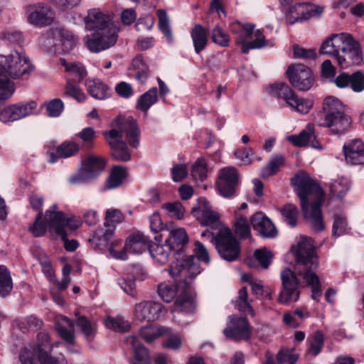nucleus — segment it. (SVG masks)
I'll list each match as a JSON object with an SVG mask.
<instances>
[{
    "instance_id": "obj_1",
    "label": "nucleus",
    "mask_w": 364,
    "mask_h": 364,
    "mask_svg": "<svg viewBox=\"0 0 364 364\" xmlns=\"http://www.w3.org/2000/svg\"><path fill=\"white\" fill-rule=\"evenodd\" d=\"M295 264L294 271L286 268L281 272L282 289L278 301L288 304L298 300L300 294V282L297 275L302 277L312 290V299H317L321 290V284L316 271L318 258L313 241L307 237H301L297 245L292 247Z\"/></svg>"
},
{
    "instance_id": "obj_2",
    "label": "nucleus",
    "mask_w": 364,
    "mask_h": 364,
    "mask_svg": "<svg viewBox=\"0 0 364 364\" xmlns=\"http://www.w3.org/2000/svg\"><path fill=\"white\" fill-rule=\"evenodd\" d=\"M291 181L300 198L304 218L315 231L323 230L325 226L321 210L324 196L323 190L304 171L296 173Z\"/></svg>"
},
{
    "instance_id": "obj_3",
    "label": "nucleus",
    "mask_w": 364,
    "mask_h": 364,
    "mask_svg": "<svg viewBox=\"0 0 364 364\" xmlns=\"http://www.w3.org/2000/svg\"><path fill=\"white\" fill-rule=\"evenodd\" d=\"M113 16L105 14L98 8L87 11L84 18L86 29L93 31L92 37L86 41L87 48L92 53H99L113 46L117 40V28L112 22Z\"/></svg>"
},
{
    "instance_id": "obj_4",
    "label": "nucleus",
    "mask_w": 364,
    "mask_h": 364,
    "mask_svg": "<svg viewBox=\"0 0 364 364\" xmlns=\"http://www.w3.org/2000/svg\"><path fill=\"white\" fill-rule=\"evenodd\" d=\"M113 128L104 134L105 138L111 149V156L114 159L123 162L131 160V154L127 144L122 140L124 133L129 145L134 148L139 144V129L136 121L132 117L118 118L112 124Z\"/></svg>"
},
{
    "instance_id": "obj_5",
    "label": "nucleus",
    "mask_w": 364,
    "mask_h": 364,
    "mask_svg": "<svg viewBox=\"0 0 364 364\" xmlns=\"http://www.w3.org/2000/svg\"><path fill=\"white\" fill-rule=\"evenodd\" d=\"M77 317L75 321L70 318L60 316L55 323V329L60 336L68 344L75 343V324L82 331L87 341L92 340L96 333V325L85 316H80L77 312L75 314Z\"/></svg>"
},
{
    "instance_id": "obj_6",
    "label": "nucleus",
    "mask_w": 364,
    "mask_h": 364,
    "mask_svg": "<svg viewBox=\"0 0 364 364\" xmlns=\"http://www.w3.org/2000/svg\"><path fill=\"white\" fill-rule=\"evenodd\" d=\"M31 70V66L24 53L14 50L6 55L0 54V75L16 79Z\"/></svg>"
},
{
    "instance_id": "obj_7",
    "label": "nucleus",
    "mask_w": 364,
    "mask_h": 364,
    "mask_svg": "<svg viewBox=\"0 0 364 364\" xmlns=\"http://www.w3.org/2000/svg\"><path fill=\"white\" fill-rule=\"evenodd\" d=\"M121 245V240L111 242L109 246V252L112 257L122 260L128 259V252L134 254H141L146 249L149 250L151 246L148 237L141 233L131 235L127 238L124 247L121 250H118V247Z\"/></svg>"
},
{
    "instance_id": "obj_8",
    "label": "nucleus",
    "mask_w": 364,
    "mask_h": 364,
    "mask_svg": "<svg viewBox=\"0 0 364 364\" xmlns=\"http://www.w3.org/2000/svg\"><path fill=\"white\" fill-rule=\"evenodd\" d=\"M39 42L46 48L61 46L63 52L67 53L76 46L77 40L69 31L60 26H55L40 38Z\"/></svg>"
},
{
    "instance_id": "obj_9",
    "label": "nucleus",
    "mask_w": 364,
    "mask_h": 364,
    "mask_svg": "<svg viewBox=\"0 0 364 364\" xmlns=\"http://www.w3.org/2000/svg\"><path fill=\"white\" fill-rule=\"evenodd\" d=\"M53 346L49 333L46 331L38 332L36 336V345H28L22 348L18 354L21 364H36L35 355L37 358L50 354Z\"/></svg>"
},
{
    "instance_id": "obj_10",
    "label": "nucleus",
    "mask_w": 364,
    "mask_h": 364,
    "mask_svg": "<svg viewBox=\"0 0 364 364\" xmlns=\"http://www.w3.org/2000/svg\"><path fill=\"white\" fill-rule=\"evenodd\" d=\"M215 245L223 259L231 262L238 258L240 252V245L229 228H219L215 238Z\"/></svg>"
},
{
    "instance_id": "obj_11",
    "label": "nucleus",
    "mask_w": 364,
    "mask_h": 364,
    "mask_svg": "<svg viewBox=\"0 0 364 364\" xmlns=\"http://www.w3.org/2000/svg\"><path fill=\"white\" fill-rule=\"evenodd\" d=\"M269 92L277 97L282 98L289 106L301 113H307L313 106L311 100L299 98L285 83L270 85Z\"/></svg>"
},
{
    "instance_id": "obj_12",
    "label": "nucleus",
    "mask_w": 364,
    "mask_h": 364,
    "mask_svg": "<svg viewBox=\"0 0 364 364\" xmlns=\"http://www.w3.org/2000/svg\"><path fill=\"white\" fill-rule=\"evenodd\" d=\"M105 166V160L95 155H89L82 161L78 172L69 178L71 184L82 183L93 179Z\"/></svg>"
},
{
    "instance_id": "obj_13",
    "label": "nucleus",
    "mask_w": 364,
    "mask_h": 364,
    "mask_svg": "<svg viewBox=\"0 0 364 364\" xmlns=\"http://www.w3.org/2000/svg\"><path fill=\"white\" fill-rule=\"evenodd\" d=\"M168 272L173 278L184 282L186 286H188L193 279L200 273L201 268L191 255L181 261H177L176 264H171Z\"/></svg>"
},
{
    "instance_id": "obj_14",
    "label": "nucleus",
    "mask_w": 364,
    "mask_h": 364,
    "mask_svg": "<svg viewBox=\"0 0 364 364\" xmlns=\"http://www.w3.org/2000/svg\"><path fill=\"white\" fill-rule=\"evenodd\" d=\"M28 22L38 28L51 25L55 18V12L52 7L44 3L28 5L26 9Z\"/></svg>"
},
{
    "instance_id": "obj_15",
    "label": "nucleus",
    "mask_w": 364,
    "mask_h": 364,
    "mask_svg": "<svg viewBox=\"0 0 364 364\" xmlns=\"http://www.w3.org/2000/svg\"><path fill=\"white\" fill-rule=\"evenodd\" d=\"M323 9L318 5L301 2L291 6L286 14V21L293 25L311 18H319Z\"/></svg>"
},
{
    "instance_id": "obj_16",
    "label": "nucleus",
    "mask_w": 364,
    "mask_h": 364,
    "mask_svg": "<svg viewBox=\"0 0 364 364\" xmlns=\"http://www.w3.org/2000/svg\"><path fill=\"white\" fill-rule=\"evenodd\" d=\"M286 74L291 85L299 90L307 91L314 85V77L312 71L304 64L290 65Z\"/></svg>"
},
{
    "instance_id": "obj_17",
    "label": "nucleus",
    "mask_w": 364,
    "mask_h": 364,
    "mask_svg": "<svg viewBox=\"0 0 364 364\" xmlns=\"http://www.w3.org/2000/svg\"><path fill=\"white\" fill-rule=\"evenodd\" d=\"M166 310L164 305L154 301H142L135 304L134 320L138 322H153L164 317Z\"/></svg>"
},
{
    "instance_id": "obj_18",
    "label": "nucleus",
    "mask_w": 364,
    "mask_h": 364,
    "mask_svg": "<svg viewBox=\"0 0 364 364\" xmlns=\"http://www.w3.org/2000/svg\"><path fill=\"white\" fill-rule=\"evenodd\" d=\"M44 220L50 230H54L61 239L66 237V226H70L72 230H75L78 227L77 225H73L71 219L66 217L63 212L58 210L55 204L45 212Z\"/></svg>"
},
{
    "instance_id": "obj_19",
    "label": "nucleus",
    "mask_w": 364,
    "mask_h": 364,
    "mask_svg": "<svg viewBox=\"0 0 364 364\" xmlns=\"http://www.w3.org/2000/svg\"><path fill=\"white\" fill-rule=\"evenodd\" d=\"M223 333L226 338L235 341H247L251 336V330L245 317L232 315L229 316V322Z\"/></svg>"
},
{
    "instance_id": "obj_20",
    "label": "nucleus",
    "mask_w": 364,
    "mask_h": 364,
    "mask_svg": "<svg viewBox=\"0 0 364 364\" xmlns=\"http://www.w3.org/2000/svg\"><path fill=\"white\" fill-rule=\"evenodd\" d=\"M37 108L34 101L18 102L1 110L0 121L4 123L14 122L31 115Z\"/></svg>"
},
{
    "instance_id": "obj_21",
    "label": "nucleus",
    "mask_w": 364,
    "mask_h": 364,
    "mask_svg": "<svg viewBox=\"0 0 364 364\" xmlns=\"http://www.w3.org/2000/svg\"><path fill=\"white\" fill-rule=\"evenodd\" d=\"M191 213L202 225L209 226L213 230L220 226L219 215L211 209L205 198L198 199L197 205L192 208Z\"/></svg>"
},
{
    "instance_id": "obj_22",
    "label": "nucleus",
    "mask_w": 364,
    "mask_h": 364,
    "mask_svg": "<svg viewBox=\"0 0 364 364\" xmlns=\"http://www.w3.org/2000/svg\"><path fill=\"white\" fill-rule=\"evenodd\" d=\"M238 183V173L233 167H226L220 170L217 181L220 194L224 198L232 197Z\"/></svg>"
},
{
    "instance_id": "obj_23",
    "label": "nucleus",
    "mask_w": 364,
    "mask_h": 364,
    "mask_svg": "<svg viewBox=\"0 0 364 364\" xmlns=\"http://www.w3.org/2000/svg\"><path fill=\"white\" fill-rule=\"evenodd\" d=\"M287 140L296 146H309L319 150L323 149V146L316 139L314 128L311 124H308L299 134L289 136Z\"/></svg>"
},
{
    "instance_id": "obj_24",
    "label": "nucleus",
    "mask_w": 364,
    "mask_h": 364,
    "mask_svg": "<svg viewBox=\"0 0 364 364\" xmlns=\"http://www.w3.org/2000/svg\"><path fill=\"white\" fill-rule=\"evenodd\" d=\"M253 229L262 237H274L277 230L273 223L262 213H255L251 218Z\"/></svg>"
},
{
    "instance_id": "obj_25",
    "label": "nucleus",
    "mask_w": 364,
    "mask_h": 364,
    "mask_svg": "<svg viewBox=\"0 0 364 364\" xmlns=\"http://www.w3.org/2000/svg\"><path fill=\"white\" fill-rule=\"evenodd\" d=\"M320 127L329 128L335 134H343L351 124L350 117L345 112L324 119H317Z\"/></svg>"
},
{
    "instance_id": "obj_26",
    "label": "nucleus",
    "mask_w": 364,
    "mask_h": 364,
    "mask_svg": "<svg viewBox=\"0 0 364 364\" xmlns=\"http://www.w3.org/2000/svg\"><path fill=\"white\" fill-rule=\"evenodd\" d=\"M343 152L346 161L354 165L364 164V144L360 139H353L343 146Z\"/></svg>"
},
{
    "instance_id": "obj_27",
    "label": "nucleus",
    "mask_w": 364,
    "mask_h": 364,
    "mask_svg": "<svg viewBox=\"0 0 364 364\" xmlns=\"http://www.w3.org/2000/svg\"><path fill=\"white\" fill-rule=\"evenodd\" d=\"M334 82L339 88L350 87L355 92H360L364 90V76L359 71L352 75L341 73L335 78Z\"/></svg>"
},
{
    "instance_id": "obj_28",
    "label": "nucleus",
    "mask_w": 364,
    "mask_h": 364,
    "mask_svg": "<svg viewBox=\"0 0 364 364\" xmlns=\"http://www.w3.org/2000/svg\"><path fill=\"white\" fill-rule=\"evenodd\" d=\"M125 341L132 348L134 352V358L130 360V364H151L147 349L136 336H127Z\"/></svg>"
},
{
    "instance_id": "obj_29",
    "label": "nucleus",
    "mask_w": 364,
    "mask_h": 364,
    "mask_svg": "<svg viewBox=\"0 0 364 364\" xmlns=\"http://www.w3.org/2000/svg\"><path fill=\"white\" fill-rule=\"evenodd\" d=\"M363 60L362 52L359 48L358 42L355 40L354 43L348 47L346 52H343L338 57L337 63L342 68H348L353 65H359Z\"/></svg>"
},
{
    "instance_id": "obj_30",
    "label": "nucleus",
    "mask_w": 364,
    "mask_h": 364,
    "mask_svg": "<svg viewBox=\"0 0 364 364\" xmlns=\"http://www.w3.org/2000/svg\"><path fill=\"white\" fill-rule=\"evenodd\" d=\"M344 112L342 102L333 96H328L324 99L322 110L318 114L316 119H324Z\"/></svg>"
},
{
    "instance_id": "obj_31",
    "label": "nucleus",
    "mask_w": 364,
    "mask_h": 364,
    "mask_svg": "<svg viewBox=\"0 0 364 364\" xmlns=\"http://www.w3.org/2000/svg\"><path fill=\"white\" fill-rule=\"evenodd\" d=\"M80 150L79 146L73 141H65L59 145L55 152L49 151L47 153L48 161L54 164L59 158H68L76 154Z\"/></svg>"
},
{
    "instance_id": "obj_32",
    "label": "nucleus",
    "mask_w": 364,
    "mask_h": 364,
    "mask_svg": "<svg viewBox=\"0 0 364 364\" xmlns=\"http://www.w3.org/2000/svg\"><path fill=\"white\" fill-rule=\"evenodd\" d=\"M150 74L149 69L141 55H137L129 69V76L144 84Z\"/></svg>"
},
{
    "instance_id": "obj_33",
    "label": "nucleus",
    "mask_w": 364,
    "mask_h": 364,
    "mask_svg": "<svg viewBox=\"0 0 364 364\" xmlns=\"http://www.w3.org/2000/svg\"><path fill=\"white\" fill-rule=\"evenodd\" d=\"M175 247L165 241L163 245L154 244L149 247L151 257L159 264H164L168 261V258Z\"/></svg>"
},
{
    "instance_id": "obj_34",
    "label": "nucleus",
    "mask_w": 364,
    "mask_h": 364,
    "mask_svg": "<svg viewBox=\"0 0 364 364\" xmlns=\"http://www.w3.org/2000/svg\"><path fill=\"white\" fill-rule=\"evenodd\" d=\"M85 85L90 95L97 100H103L110 96L108 86L99 80H87Z\"/></svg>"
},
{
    "instance_id": "obj_35",
    "label": "nucleus",
    "mask_w": 364,
    "mask_h": 364,
    "mask_svg": "<svg viewBox=\"0 0 364 364\" xmlns=\"http://www.w3.org/2000/svg\"><path fill=\"white\" fill-rule=\"evenodd\" d=\"M195 51L199 54L207 45L208 36L206 31L200 24L196 25L191 32Z\"/></svg>"
},
{
    "instance_id": "obj_36",
    "label": "nucleus",
    "mask_w": 364,
    "mask_h": 364,
    "mask_svg": "<svg viewBox=\"0 0 364 364\" xmlns=\"http://www.w3.org/2000/svg\"><path fill=\"white\" fill-rule=\"evenodd\" d=\"M158 100V90L152 87L141 95L137 100L136 108L144 114H147L149 108L156 103Z\"/></svg>"
},
{
    "instance_id": "obj_37",
    "label": "nucleus",
    "mask_w": 364,
    "mask_h": 364,
    "mask_svg": "<svg viewBox=\"0 0 364 364\" xmlns=\"http://www.w3.org/2000/svg\"><path fill=\"white\" fill-rule=\"evenodd\" d=\"M170 331V328L166 327L148 325L142 327L139 333L145 341L150 343L160 336L169 333Z\"/></svg>"
},
{
    "instance_id": "obj_38",
    "label": "nucleus",
    "mask_w": 364,
    "mask_h": 364,
    "mask_svg": "<svg viewBox=\"0 0 364 364\" xmlns=\"http://www.w3.org/2000/svg\"><path fill=\"white\" fill-rule=\"evenodd\" d=\"M255 261H249L248 266L250 267L258 268L259 265L255 264L258 262L262 269H267L272 262L273 255L271 251L267 248L257 250L254 254Z\"/></svg>"
},
{
    "instance_id": "obj_39",
    "label": "nucleus",
    "mask_w": 364,
    "mask_h": 364,
    "mask_svg": "<svg viewBox=\"0 0 364 364\" xmlns=\"http://www.w3.org/2000/svg\"><path fill=\"white\" fill-rule=\"evenodd\" d=\"M60 60L61 65L65 68V70L73 76L71 80H75V82H80L86 76L87 71L81 63H69L63 58Z\"/></svg>"
},
{
    "instance_id": "obj_40",
    "label": "nucleus",
    "mask_w": 364,
    "mask_h": 364,
    "mask_svg": "<svg viewBox=\"0 0 364 364\" xmlns=\"http://www.w3.org/2000/svg\"><path fill=\"white\" fill-rule=\"evenodd\" d=\"M350 188V183L346 178H338L332 180L329 184L331 195L338 198H343Z\"/></svg>"
},
{
    "instance_id": "obj_41",
    "label": "nucleus",
    "mask_w": 364,
    "mask_h": 364,
    "mask_svg": "<svg viewBox=\"0 0 364 364\" xmlns=\"http://www.w3.org/2000/svg\"><path fill=\"white\" fill-rule=\"evenodd\" d=\"M127 172L125 168L120 166H114L107 180V187L109 189L119 187L127 177Z\"/></svg>"
},
{
    "instance_id": "obj_42",
    "label": "nucleus",
    "mask_w": 364,
    "mask_h": 364,
    "mask_svg": "<svg viewBox=\"0 0 364 364\" xmlns=\"http://www.w3.org/2000/svg\"><path fill=\"white\" fill-rule=\"evenodd\" d=\"M250 301L251 300L248 299L247 287H242L239 290L238 296L235 301V307L241 312L254 316L255 313L252 306L250 305Z\"/></svg>"
},
{
    "instance_id": "obj_43",
    "label": "nucleus",
    "mask_w": 364,
    "mask_h": 364,
    "mask_svg": "<svg viewBox=\"0 0 364 364\" xmlns=\"http://www.w3.org/2000/svg\"><path fill=\"white\" fill-rule=\"evenodd\" d=\"M331 36V39L333 41L335 44V47L339 53L341 52V53L346 52L348 49V47L351 46L352 43H354L355 39L349 33H334Z\"/></svg>"
},
{
    "instance_id": "obj_44",
    "label": "nucleus",
    "mask_w": 364,
    "mask_h": 364,
    "mask_svg": "<svg viewBox=\"0 0 364 364\" xmlns=\"http://www.w3.org/2000/svg\"><path fill=\"white\" fill-rule=\"evenodd\" d=\"M178 287L176 284L162 282L158 285L159 296L165 301L171 302L177 295Z\"/></svg>"
},
{
    "instance_id": "obj_45",
    "label": "nucleus",
    "mask_w": 364,
    "mask_h": 364,
    "mask_svg": "<svg viewBox=\"0 0 364 364\" xmlns=\"http://www.w3.org/2000/svg\"><path fill=\"white\" fill-rule=\"evenodd\" d=\"M13 288L12 279L8 269L0 266V296L4 297L10 294Z\"/></svg>"
},
{
    "instance_id": "obj_46",
    "label": "nucleus",
    "mask_w": 364,
    "mask_h": 364,
    "mask_svg": "<svg viewBox=\"0 0 364 364\" xmlns=\"http://www.w3.org/2000/svg\"><path fill=\"white\" fill-rule=\"evenodd\" d=\"M166 241L168 243H171L175 247V245H186L188 241V237L184 228H178L169 230V235Z\"/></svg>"
},
{
    "instance_id": "obj_47",
    "label": "nucleus",
    "mask_w": 364,
    "mask_h": 364,
    "mask_svg": "<svg viewBox=\"0 0 364 364\" xmlns=\"http://www.w3.org/2000/svg\"><path fill=\"white\" fill-rule=\"evenodd\" d=\"M77 83V82H75V80H73L70 77H67L63 95L73 97L78 102H82L85 99V95L79 87Z\"/></svg>"
},
{
    "instance_id": "obj_48",
    "label": "nucleus",
    "mask_w": 364,
    "mask_h": 364,
    "mask_svg": "<svg viewBox=\"0 0 364 364\" xmlns=\"http://www.w3.org/2000/svg\"><path fill=\"white\" fill-rule=\"evenodd\" d=\"M281 214L284 220L290 226L295 227L296 225L299 211L296 206L291 203L284 205L280 209Z\"/></svg>"
},
{
    "instance_id": "obj_49",
    "label": "nucleus",
    "mask_w": 364,
    "mask_h": 364,
    "mask_svg": "<svg viewBox=\"0 0 364 364\" xmlns=\"http://www.w3.org/2000/svg\"><path fill=\"white\" fill-rule=\"evenodd\" d=\"M309 353L313 355H317L323 346V336L319 331L314 333L309 338Z\"/></svg>"
},
{
    "instance_id": "obj_50",
    "label": "nucleus",
    "mask_w": 364,
    "mask_h": 364,
    "mask_svg": "<svg viewBox=\"0 0 364 364\" xmlns=\"http://www.w3.org/2000/svg\"><path fill=\"white\" fill-rule=\"evenodd\" d=\"M157 15L159 17V28L160 31L163 33L168 42L171 43L173 36L169 27V21L166 12L164 10L159 9L157 11Z\"/></svg>"
},
{
    "instance_id": "obj_51",
    "label": "nucleus",
    "mask_w": 364,
    "mask_h": 364,
    "mask_svg": "<svg viewBox=\"0 0 364 364\" xmlns=\"http://www.w3.org/2000/svg\"><path fill=\"white\" fill-rule=\"evenodd\" d=\"M253 35L255 38V40L243 44L242 48H241L243 53H247L250 49L261 48L267 45V41L260 30H256Z\"/></svg>"
},
{
    "instance_id": "obj_52",
    "label": "nucleus",
    "mask_w": 364,
    "mask_h": 364,
    "mask_svg": "<svg viewBox=\"0 0 364 364\" xmlns=\"http://www.w3.org/2000/svg\"><path fill=\"white\" fill-rule=\"evenodd\" d=\"M235 233L241 238H248L250 236V227L247 219L244 215L237 214L235 222Z\"/></svg>"
},
{
    "instance_id": "obj_53",
    "label": "nucleus",
    "mask_w": 364,
    "mask_h": 364,
    "mask_svg": "<svg viewBox=\"0 0 364 364\" xmlns=\"http://www.w3.org/2000/svg\"><path fill=\"white\" fill-rule=\"evenodd\" d=\"M162 208L168 212L170 217L177 220L183 219L186 212L185 208L178 201L164 203L162 205Z\"/></svg>"
},
{
    "instance_id": "obj_54",
    "label": "nucleus",
    "mask_w": 364,
    "mask_h": 364,
    "mask_svg": "<svg viewBox=\"0 0 364 364\" xmlns=\"http://www.w3.org/2000/svg\"><path fill=\"white\" fill-rule=\"evenodd\" d=\"M105 324L109 329L121 332L127 331L130 327L128 321L121 318H113L111 316H107L105 319Z\"/></svg>"
},
{
    "instance_id": "obj_55",
    "label": "nucleus",
    "mask_w": 364,
    "mask_h": 364,
    "mask_svg": "<svg viewBox=\"0 0 364 364\" xmlns=\"http://www.w3.org/2000/svg\"><path fill=\"white\" fill-rule=\"evenodd\" d=\"M191 175L195 180L203 181L207 177L206 163L204 159H198L192 167Z\"/></svg>"
},
{
    "instance_id": "obj_56",
    "label": "nucleus",
    "mask_w": 364,
    "mask_h": 364,
    "mask_svg": "<svg viewBox=\"0 0 364 364\" xmlns=\"http://www.w3.org/2000/svg\"><path fill=\"white\" fill-rule=\"evenodd\" d=\"M15 85L8 77L0 75V100H8L14 94Z\"/></svg>"
},
{
    "instance_id": "obj_57",
    "label": "nucleus",
    "mask_w": 364,
    "mask_h": 364,
    "mask_svg": "<svg viewBox=\"0 0 364 364\" xmlns=\"http://www.w3.org/2000/svg\"><path fill=\"white\" fill-rule=\"evenodd\" d=\"M298 358L294 349L282 348L277 354V361L279 364H295Z\"/></svg>"
},
{
    "instance_id": "obj_58",
    "label": "nucleus",
    "mask_w": 364,
    "mask_h": 364,
    "mask_svg": "<svg viewBox=\"0 0 364 364\" xmlns=\"http://www.w3.org/2000/svg\"><path fill=\"white\" fill-rule=\"evenodd\" d=\"M283 161L284 159L281 156L272 159L268 165L262 168L261 171L262 177L267 178L275 174L278 171L279 166L283 164Z\"/></svg>"
},
{
    "instance_id": "obj_59",
    "label": "nucleus",
    "mask_w": 364,
    "mask_h": 364,
    "mask_svg": "<svg viewBox=\"0 0 364 364\" xmlns=\"http://www.w3.org/2000/svg\"><path fill=\"white\" fill-rule=\"evenodd\" d=\"M319 53L321 55H333L338 60V57L341 53H338L333 41L331 39V36L326 38L321 45L319 48Z\"/></svg>"
},
{
    "instance_id": "obj_60",
    "label": "nucleus",
    "mask_w": 364,
    "mask_h": 364,
    "mask_svg": "<svg viewBox=\"0 0 364 364\" xmlns=\"http://www.w3.org/2000/svg\"><path fill=\"white\" fill-rule=\"evenodd\" d=\"M293 55L294 58L314 60L316 57V52L315 48L306 49L298 45H294L293 46Z\"/></svg>"
},
{
    "instance_id": "obj_61",
    "label": "nucleus",
    "mask_w": 364,
    "mask_h": 364,
    "mask_svg": "<svg viewBox=\"0 0 364 364\" xmlns=\"http://www.w3.org/2000/svg\"><path fill=\"white\" fill-rule=\"evenodd\" d=\"M64 108L63 102L60 99H54L46 105L48 115L56 117L60 115Z\"/></svg>"
},
{
    "instance_id": "obj_62",
    "label": "nucleus",
    "mask_w": 364,
    "mask_h": 364,
    "mask_svg": "<svg viewBox=\"0 0 364 364\" xmlns=\"http://www.w3.org/2000/svg\"><path fill=\"white\" fill-rule=\"evenodd\" d=\"M105 230H98L95 232V237H98L100 245H109V242L111 240L115 227L114 225H108L105 226Z\"/></svg>"
},
{
    "instance_id": "obj_63",
    "label": "nucleus",
    "mask_w": 364,
    "mask_h": 364,
    "mask_svg": "<svg viewBox=\"0 0 364 364\" xmlns=\"http://www.w3.org/2000/svg\"><path fill=\"white\" fill-rule=\"evenodd\" d=\"M212 40L214 43L224 47L228 46L230 41L228 35L218 26L212 31Z\"/></svg>"
},
{
    "instance_id": "obj_64",
    "label": "nucleus",
    "mask_w": 364,
    "mask_h": 364,
    "mask_svg": "<svg viewBox=\"0 0 364 364\" xmlns=\"http://www.w3.org/2000/svg\"><path fill=\"white\" fill-rule=\"evenodd\" d=\"M77 136L87 149L92 147L95 139V131L92 127H86L77 134Z\"/></svg>"
}]
</instances>
